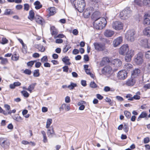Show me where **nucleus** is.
Listing matches in <instances>:
<instances>
[{"mask_svg":"<svg viewBox=\"0 0 150 150\" xmlns=\"http://www.w3.org/2000/svg\"><path fill=\"white\" fill-rule=\"evenodd\" d=\"M0 143L2 147H4L5 145H8L9 142L6 138H1L0 139Z\"/></svg>","mask_w":150,"mask_h":150,"instance_id":"f3484780","label":"nucleus"},{"mask_svg":"<svg viewBox=\"0 0 150 150\" xmlns=\"http://www.w3.org/2000/svg\"><path fill=\"white\" fill-rule=\"evenodd\" d=\"M90 87L92 88H95L97 87V85L94 81H91L90 84Z\"/></svg>","mask_w":150,"mask_h":150,"instance_id":"37998d69","label":"nucleus"},{"mask_svg":"<svg viewBox=\"0 0 150 150\" xmlns=\"http://www.w3.org/2000/svg\"><path fill=\"white\" fill-rule=\"evenodd\" d=\"M123 130L125 132H127L129 130L128 126L127 125L125 124L123 127Z\"/></svg>","mask_w":150,"mask_h":150,"instance_id":"a18cd8bd","label":"nucleus"},{"mask_svg":"<svg viewBox=\"0 0 150 150\" xmlns=\"http://www.w3.org/2000/svg\"><path fill=\"white\" fill-rule=\"evenodd\" d=\"M116 99L119 101H122L123 100V98L119 96H117L116 97Z\"/></svg>","mask_w":150,"mask_h":150,"instance_id":"e2e57ef3","label":"nucleus"},{"mask_svg":"<svg viewBox=\"0 0 150 150\" xmlns=\"http://www.w3.org/2000/svg\"><path fill=\"white\" fill-rule=\"evenodd\" d=\"M134 61L138 65L142 64L144 62L143 55L141 52H139L134 57Z\"/></svg>","mask_w":150,"mask_h":150,"instance_id":"20e7f679","label":"nucleus"},{"mask_svg":"<svg viewBox=\"0 0 150 150\" xmlns=\"http://www.w3.org/2000/svg\"><path fill=\"white\" fill-rule=\"evenodd\" d=\"M35 47L38 49L41 52H44L45 50V47L41 44H35L34 45Z\"/></svg>","mask_w":150,"mask_h":150,"instance_id":"5701e85b","label":"nucleus"},{"mask_svg":"<svg viewBox=\"0 0 150 150\" xmlns=\"http://www.w3.org/2000/svg\"><path fill=\"white\" fill-rule=\"evenodd\" d=\"M8 42V40H7L6 38H3L2 39V42L1 43L2 45H4L7 44Z\"/></svg>","mask_w":150,"mask_h":150,"instance_id":"c03bdc74","label":"nucleus"},{"mask_svg":"<svg viewBox=\"0 0 150 150\" xmlns=\"http://www.w3.org/2000/svg\"><path fill=\"white\" fill-rule=\"evenodd\" d=\"M134 3L135 5L139 6H142L143 5V1L141 0H134Z\"/></svg>","mask_w":150,"mask_h":150,"instance_id":"bb28decb","label":"nucleus"},{"mask_svg":"<svg viewBox=\"0 0 150 150\" xmlns=\"http://www.w3.org/2000/svg\"><path fill=\"white\" fill-rule=\"evenodd\" d=\"M123 40L122 37L120 36L115 39L113 41V46L116 47L120 45L122 42Z\"/></svg>","mask_w":150,"mask_h":150,"instance_id":"4468645a","label":"nucleus"},{"mask_svg":"<svg viewBox=\"0 0 150 150\" xmlns=\"http://www.w3.org/2000/svg\"><path fill=\"white\" fill-rule=\"evenodd\" d=\"M33 75L35 77H38L40 76L39 70L37 69L34 70Z\"/></svg>","mask_w":150,"mask_h":150,"instance_id":"e433bc0d","label":"nucleus"},{"mask_svg":"<svg viewBox=\"0 0 150 150\" xmlns=\"http://www.w3.org/2000/svg\"><path fill=\"white\" fill-rule=\"evenodd\" d=\"M124 114L125 116L127 118H130L131 117V113L127 111H124Z\"/></svg>","mask_w":150,"mask_h":150,"instance_id":"a19ab883","label":"nucleus"},{"mask_svg":"<svg viewBox=\"0 0 150 150\" xmlns=\"http://www.w3.org/2000/svg\"><path fill=\"white\" fill-rule=\"evenodd\" d=\"M48 59L47 58V56H45L43 57L41 59V62H47Z\"/></svg>","mask_w":150,"mask_h":150,"instance_id":"8fccbe9b","label":"nucleus"},{"mask_svg":"<svg viewBox=\"0 0 150 150\" xmlns=\"http://www.w3.org/2000/svg\"><path fill=\"white\" fill-rule=\"evenodd\" d=\"M34 64V62L33 61H31L29 62H28L27 63V65L28 67H32V66Z\"/></svg>","mask_w":150,"mask_h":150,"instance_id":"bf43d9fd","label":"nucleus"},{"mask_svg":"<svg viewBox=\"0 0 150 150\" xmlns=\"http://www.w3.org/2000/svg\"><path fill=\"white\" fill-rule=\"evenodd\" d=\"M67 105L66 104H62L60 108V109H62V110H63L64 109H66Z\"/></svg>","mask_w":150,"mask_h":150,"instance_id":"680f3d73","label":"nucleus"},{"mask_svg":"<svg viewBox=\"0 0 150 150\" xmlns=\"http://www.w3.org/2000/svg\"><path fill=\"white\" fill-rule=\"evenodd\" d=\"M114 33V32L113 31L110 30H108L105 31L104 34L106 37H111Z\"/></svg>","mask_w":150,"mask_h":150,"instance_id":"aec40b11","label":"nucleus"},{"mask_svg":"<svg viewBox=\"0 0 150 150\" xmlns=\"http://www.w3.org/2000/svg\"><path fill=\"white\" fill-rule=\"evenodd\" d=\"M135 80L131 78L126 81L125 84L128 86H132L135 84Z\"/></svg>","mask_w":150,"mask_h":150,"instance_id":"dca6fc26","label":"nucleus"},{"mask_svg":"<svg viewBox=\"0 0 150 150\" xmlns=\"http://www.w3.org/2000/svg\"><path fill=\"white\" fill-rule=\"evenodd\" d=\"M71 48V47L68 46L67 47L66 46L63 49V52L64 53L66 52L68 50Z\"/></svg>","mask_w":150,"mask_h":150,"instance_id":"69168bd1","label":"nucleus"},{"mask_svg":"<svg viewBox=\"0 0 150 150\" xmlns=\"http://www.w3.org/2000/svg\"><path fill=\"white\" fill-rule=\"evenodd\" d=\"M1 61L0 63L2 64L5 65L8 62V60L7 58H4L1 57Z\"/></svg>","mask_w":150,"mask_h":150,"instance_id":"72a5a7b5","label":"nucleus"},{"mask_svg":"<svg viewBox=\"0 0 150 150\" xmlns=\"http://www.w3.org/2000/svg\"><path fill=\"white\" fill-rule=\"evenodd\" d=\"M147 115V113L145 112H142L138 118L137 120L139 121L140 120V118H144L146 117Z\"/></svg>","mask_w":150,"mask_h":150,"instance_id":"473e14b6","label":"nucleus"},{"mask_svg":"<svg viewBox=\"0 0 150 150\" xmlns=\"http://www.w3.org/2000/svg\"><path fill=\"white\" fill-rule=\"evenodd\" d=\"M141 45L145 48H150V40L146 39H142L140 41Z\"/></svg>","mask_w":150,"mask_h":150,"instance_id":"1a4fd4ad","label":"nucleus"},{"mask_svg":"<svg viewBox=\"0 0 150 150\" xmlns=\"http://www.w3.org/2000/svg\"><path fill=\"white\" fill-rule=\"evenodd\" d=\"M36 84V83H32L28 86V88H27L25 87H23V88L24 89L28 91L30 93H31L32 91L34 89L35 86Z\"/></svg>","mask_w":150,"mask_h":150,"instance_id":"412c9836","label":"nucleus"},{"mask_svg":"<svg viewBox=\"0 0 150 150\" xmlns=\"http://www.w3.org/2000/svg\"><path fill=\"white\" fill-rule=\"evenodd\" d=\"M112 71V68L110 66H106L103 68L102 70V73L105 75L110 74Z\"/></svg>","mask_w":150,"mask_h":150,"instance_id":"ddd939ff","label":"nucleus"},{"mask_svg":"<svg viewBox=\"0 0 150 150\" xmlns=\"http://www.w3.org/2000/svg\"><path fill=\"white\" fill-rule=\"evenodd\" d=\"M103 90L106 92L110 91H112V90H111L110 87L108 86H105Z\"/></svg>","mask_w":150,"mask_h":150,"instance_id":"5fc2aeb1","label":"nucleus"},{"mask_svg":"<svg viewBox=\"0 0 150 150\" xmlns=\"http://www.w3.org/2000/svg\"><path fill=\"white\" fill-rule=\"evenodd\" d=\"M51 33L52 35H56L57 34V33L54 27H51Z\"/></svg>","mask_w":150,"mask_h":150,"instance_id":"58836bf2","label":"nucleus"},{"mask_svg":"<svg viewBox=\"0 0 150 150\" xmlns=\"http://www.w3.org/2000/svg\"><path fill=\"white\" fill-rule=\"evenodd\" d=\"M62 60L66 65H70L71 64V63L69 62L70 59L68 57H65L63 58Z\"/></svg>","mask_w":150,"mask_h":150,"instance_id":"393cba45","label":"nucleus"},{"mask_svg":"<svg viewBox=\"0 0 150 150\" xmlns=\"http://www.w3.org/2000/svg\"><path fill=\"white\" fill-rule=\"evenodd\" d=\"M143 5L147 7H150V0H143Z\"/></svg>","mask_w":150,"mask_h":150,"instance_id":"c756f323","label":"nucleus"},{"mask_svg":"<svg viewBox=\"0 0 150 150\" xmlns=\"http://www.w3.org/2000/svg\"><path fill=\"white\" fill-rule=\"evenodd\" d=\"M131 11L129 8H125L120 14V18L123 20L127 19L131 15Z\"/></svg>","mask_w":150,"mask_h":150,"instance_id":"7ed1b4c3","label":"nucleus"},{"mask_svg":"<svg viewBox=\"0 0 150 150\" xmlns=\"http://www.w3.org/2000/svg\"><path fill=\"white\" fill-rule=\"evenodd\" d=\"M4 107L7 111H10V105L8 104H5L4 105Z\"/></svg>","mask_w":150,"mask_h":150,"instance_id":"052dcab7","label":"nucleus"},{"mask_svg":"<svg viewBox=\"0 0 150 150\" xmlns=\"http://www.w3.org/2000/svg\"><path fill=\"white\" fill-rule=\"evenodd\" d=\"M134 34L135 31L134 30H129L125 34V38L129 41L133 42L135 39Z\"/></svg>","mask_w":150,"mask_h":150,"instance_id":"39448f33","label":"nucleus"},{"mask_svg":"<svg viewBox=\"0 0 150 150\" xmlns=\"http://www.w3.org/2000/svg\"><path fill=\"white\" fill-rule=\"evenodd\" d=\"M35 13L32 10H30L29 12V15L28 17V18L32 21L34 18Z\"/></svg>","mask_w":150,"mask_h":150,"instance_id":"a878e982","label":"nucleus"},{"mask_svg":"<svg viewBox=\"0 0 150 150\" xmlns=\"http://www.w3.org/2000/svg\"><path fill=\"white\" fill-rule=\"evenodd\" d=\"M11 11L10 9H7L5 10L4 14L6 15H9L10 14Z\"/></svg>","mask_w":150,"mask_h":150,"instance_id":"603ef678","label":"nucleus"},{"mask_svg":"<svg viewBox=\"0 0 150 150\" xmlns=\"http://www.w3.org/2000/svg\"><path fill=\"white\" fill-rule=\"evenodd\" d=\"M107 21L103 17H100L96 19L93 23L94 26L98 30L103 29L106 25Z\"/></svg>","mask_w":150,"mask_h":150,"instance_id":"f03ea898","label":"nucleus"},{"mask_svg":"<svg viewBox=\"0 0 150 150\" xmlns=\"http://www.w3.org/2000/svg\"><path fill=\"white\" fill-rule=\"evenodd\" d=\"M145 57L146 59L150 60V51H148L146 53Z\"/></svg>","mask_w":150,"mask_h":150,"instance_id":"49530a36","label":"nucleus"},{"mask_svg":"<svg viewBox=\"0 0 150 150\" xmlns=\"http://www.w3.org/2000/svg\"><path fill=\"white\" fill-rule=\"evenodd\" d=\"M124 67L127 70H129V69H131L132 67V65L131 64L129 63H126L124 66Z\"/></svg>","mask_w":150,"mask_h":150,"instance_id":"f704fd0d","label":"nucleus"},{"mask_svg":"<svg viewBox=\"0 0 150 150\" xmlns=\"http://www.w3.org/2000/svg\"><path fill=\"white\" fill-rule=\"evenodd\" d=\"M149 141V138L148 137H146L144 138V144H146L148 143Z\"/></svg>","mask_w":150,"mask_h":150,"instance_id":"0e129e2a","label":"nucleus"},{"mask_svg":"<svg viewBox=\"0 0 150 150\" xmlns=\"http://www.w3.org/2000/svg\"><path fill=\"white\" fill-rule=\"evenodd\" d=\"M0 113H2L4 115H7V112L4 110L0 106Z\"/></svg>","mask_w":150,"mask_h":150,"instance_id":"6e6d98bb","label":"nucleus"},{"mask_svg":"<svg viewBox=\"0 0 150 150\" xmlns=\"http://www.w3.org/2000/svg\"><path fill=\"white\" fill-rule=\"evenodd\" d=\"M93 44L95 50L98 51H101L106 50L105 44L104 43L96 42Z\"/></svg>","mask_w":150,"mask_h":150,"instance_id":"423d86ee","label":"nucleus"},{"mask_svg":"<svg viewBox=\"0 0 150 150\" xmlns=\"http://www.w3.org/2000/svg\"><path fill=\"white\" fill-rule=\"evenodd\" d=\"M50 11L49 13L50 15H53L55 12V9L54 8H51L49 9Z\"/></svg>","mask_w":150,"mask_h":150,"instance_id":"ea45409f","label":"nucleus"},{"mask_svg":"<svg viewBox=\"0 0 150 150\" xmlns=\"http://www.w3.org/2000/svg\"><path fill=\"white\" fill-rule=\"evenodd\" d=\"M145 67L147 69L148 72L150 73V62L148 63L146 65Z\"/></svg>","mask_w":150,"mask_h":150,"instance_id":"4d7b16f0","label":"nucleus"},{"mask_svg":"<svg viewBox=\"0 0 150 150\" xmlns=\"http://www.w3.org/2000/svg\"><path fill=\"white\" fill-rule=\"evenodd\" d=\"M144 90L146 91L148 89L150 88V84L148 83L145 84L143 87Z\"/></svg>","mask_w":150,"mask_h":150,"instance_id":"de8ad7c7","label":"nucleus"},{"mask_svg":"<svg viewBox=\"0 0 150 150\" xmlns=\"http://www.w3.org/2000/svg\"><path fill=\"white\" fill-rule=\"evenodd\" d=\"M24 10L28 11L29 10V5L27 4H25L24 5Z\"/></svg>","mask_w":150,"mask_h":150,"instance_id":"09e8293b","label":"nucleus"},{"mask_svg":"<svg viewBox=\"0 0 150 150\" xmlns=\"http://www.w3.org/2000/svg\"><path fill=\"white\" fill-rule=\"evenodd\" d=\"M150 17V12H148L146 13L144 16V18H148Z\"/></svg>","mask_w":150,"mask_h":150,"instance_id":"774afa93","label":"nucleus"},{"mask_svg":"<svg viewBox=\"0 0 150 150\" xmlns=\"http://www.w3.org/2000/svg\"><path fill=\"white\" fill-rule=\"evenodd\" d=\"M110 63H111V65L117 67H120L122 64L121 61L118 59H115L112 60L110 61Z\"/></svg>","mask_w":150,"mask_h":150,"instance_id":"9b49d317","label":"nucleus"},{"mask_svg":"<svg viewBox=\"0 0 150 150\" xmlns=\"http://www.w3.org/2000/svg\"><path fill=\"white\" fill-rule=\"evenodd\" d=\"M143 33L144 35L149 37L150 36V27H148L143 30Z\"/></svg>","mask_w":150,"mask_h":150,"instance_id":"4be33fe9","label":"nucleus"},{"mask_svg":"<svg viewBox=\"0 0 150 150\" xmlns=\"http://www.w3.org/2000/svg\"><path fill=\"white\" fill-rule=\"evenodd\" d=\"M14 120L17 122H20L23 120V118L18 115H16L13 117Z\"/></svg>","mask_w":150,"mask_h":150,"instance_id":"c85d7f7f","label":"nucleus"},{"mask_svg":"<svg viewBox=\"0 0 150 150\" xmlns=\"http://www.w3.org/2000/svg\"><path fill=\"white\" fill-rule=\"evenodd\" d=\"M21 93L23 94L24 96L26 98H28L29 96V94L26 91H21Z\"/></svg>","mask_w":150,"mask_h":150,"instance_id":"79ce46f5","label":"nucleus"},{"mask_svg":"<svg viewBox=\"0 0 150 150\" xmlns=\"http://www.w3.org/2000/svg\"><path fill=\"white\" fill-rule=\"evenodd\" d=\"M140 73V71L139 69H136L133 71L132 75L134 77L138 76Z\"/></svg>","mask_w":150,"mask_h":150,"instance_id":"b1692460","label":"nucleus"},{"mask_svg":"<svg viewBox=\"0 0 150 150\" xmlns=\"http://www.w3.org/2000/svg\"><path fill=\"white\" fill-rule=\"evenodd\" d=\"M79 52L78 50L77 49H74L72 52V53L74 54H76L79 53Z\"/></svg>","mask_w":150,"mask_h":150,"instance_id":"338daca9","label":"nucleus"},{"mask_svg":"<svg viewBox=\"0 0 150 150\" xmlns=\"http://www.w3.org/2000/svg\"><path fill=\"white\" fill-rule=\"evenodd\" d=\"M134 54V51L133 50H130L129 51L125 56V59L127 62H129L131 60L132 57Z\"/></svg>","mask_w":150,"mask_h":150,"instance_id":"9d476101","label":"nucleus"},{"mask_svg":"<svg viewBox=\"0 0 150 150\" xmlns=\"http://www.w3.org/2000/svg\"><path fill=\"white\" fill-rule=\"evenodd\" d=\"M47 134L48 137L50 138L52 137L55 135L53 127H51L50 129H48Z\"/></svg>","mask_w":150,"mask_h":150,"instance_id":"6ab92c4d","label":"nucleus"},{"mask_svg":"<svg viewBox=\"0 0 150 150\" xmlns=\"http://www.w3.org/2000/svg\"><path fill=\"white\" fill-rule=\"evenodd\" d=\"M127 76V73L125 71L122 70L119 71L117 74V78L120 80H123Z\"/></svg>","mask_w":150,"mask_h":150,"instance_id":"6e6552de","label":"nucleus"},{"mask_svg":"<svg viewBox=\"0 0 150 150\" xmlns=\"http://www.w3.org/2000/svg\"><path fill=\"white\" fill-rule=\"evenodd\" d=\"M52 120L51 119H48L47 121L46 127L47 128H49L52 123Z\"/></svg>","mask_w":150,"mask_h":150,"instance_id":"2f4dec72","label":"nucleus"},{"mask_svg":"<svg viewBox=\"0 0 150 150\" xmlns=\"http://www.w3.org/2000/svg\"><path fill=\"white\" fill-rule=\"evenodd\" d=\"M34 5L35 6V8L37 9H39L42 7V5L38 1H36L34 3Z\"/></svg>","mask_w":150,"mask_h":150,"instance_id":"cd10ccee","label":"nucleus"},{"mask_svg":"<svg viewBox=\"0 0 150 150\" xmlns=\"http://www.w3.org/2000/svg\"><path fill=\"white\" fill-rule=\"evenodd\" d=\"M35 18L36 22L38 23L39 24L42 25L45 24V21L41 17L38 16H35Z\"/></svg>","mask_w":150,"mask_h":150,"instance_id":"2eb2a0df","label":"nucleus"},{"mask_svg":"<svg viewBox=\"0 0 150 150\" xmlns=\"http://www.w3.org/2000/svg\"><path fill=\"white\" fill-rule=\"evenodd\" d=\"M112 28L117 30H119L123 28V24L120 21H115L112 24Z\"/></svg>","mask_w":150,"mask_h":150,"instance_id":"0eeeda50","label":"nucleus"},{"mask_svg":"<svg viewBox=\"0 0 150 150\" xmlns=\"http://www.w3.org/2000/svg\"><path fill=\"white\" fill-rule=\"evenodd\" d=\"M100 1V0H89V4L91 7L90 8L86 9L84 11L83 14L85 18H88L93 12V11H96L98 8V4Z\"/></svg>","mask_w":150,"mask_h":150,"instance_id":"f257e3e1","label":"nucleus"},{"mask_svg":"<svg viewBox=\"0 0 150 150\" xmlns=\"http://www.w3.org/2000/svg\"><path fill=\"white\" fill-rule=\"evenodd\" d=\"M76 84L72 82L71 83L70 85L67 86V88L70 90H72L76 86Z\"/></svg>","mask_w":150,"mask_h":150,"instance_id":"c9c22d12","label":"nucleus"},{"mask_svg":"<svg viewBox=\"0 0 150 150\" xmlns=\"http://www.w3.org/2000/svg\"><path fill=\"white\" fill-rule=\"evenodd\" d=\"M112 61V60H110L108 57H104L103 58L101 62L100 63V65L102 66L107 63H108L109 65H111V63H110V61Z\"/></svg>","mask_w":150,"mask_h":150,"instance_id":"a211bd4d","label":"nucleus"},{"mask_svg":"<svg viewBox=\"0 0 150 150\" xmlns=\"http://www.w3.org/2000/svg\"><path fill=\"white\" fill-rule=\"evenodd\" d=\"M18 58L19 56L17 55L16 53L12 56L11 59L14 61H16L18 60Z\"/></svg>","mask_w":150,"mask_h":150,"instance_id":"4c0bfd02","label":"nucleus"},{"mask_svg":"<svg viewBox=\"0 0 150 150\" xmlns=\"http://www.w3.org/2000/svg\"><path fill=\"white\" fill-rule=\"evenodd\" d=\"M63 71L65 72H67L69 69L68 67L67 66H65L62 68Z\"/></svg>","mask_w":150,"mask_h":150,"instance_id":"13d9d810","label":"nucleus"},{"mask_svg":"<svg viewBox=\"0 0 150 150\" xmlns=\"http://www.w3.org/2000/svg\"><path fill=\"white\" fill-rule=\"evenodd\" d=\"M24 73L26 74L30 75L31 73V71L29 69H26L24 70Z\"/></svg>","mask_w":150,"mask_h":150,"instance_id":"3c124183","label":"nucleus"},{"mask_svg":"<svg viewBox=\"0 0 150 150\" xmlns=\"http://www.w3.org/2000/svg\"><path fill=\"white\" fill-rule=\"evenodd\" d=\"M143 23L145 25H150V19L149 18H145L144 20Z\"/></svg>","mask_w":150,"mask_h":150,"instance_id":"7c9ffc66","label":"nucleus"},{"mask_svg":"<svg viewBox=\"0 0 150 150\" xmlns=\"http://www.w3.org/2000/svg\"><path fill=\"white\" fill-rule=\"evenodd\" d=\"M129 50L128 46L127 44L123 45L120 49L119 54L122 55H124L127 51Z\"/></svg>","mask_w":150,"mask_h":150,"instance_id":"f8f14e48","label":"nucleus"},{"mask_svg":"<svg viewBox=\"0 0 150 150\" xmlns=\"http://www.w3.org/2000/svg\"><path fill=\"white\" fill-rule=\"evenodd\" d=\"M131 96H132V95L130 94H128L126 96V97L128 98V100H133V98H132Z\"/></svg>","mask_w":150,"mask_h":150,"instance_id":"864d4df0","label":"nucleus"}]
</instances>
